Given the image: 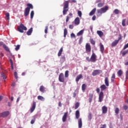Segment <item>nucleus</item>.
<instances>
[{
    "label": "nucleus",
    "mask_w": 128,
    "mask_h": 128,
    "mask_svg": "<svg viewBox=\"0 0 128 128\" xmlns=\"http://www.w3.org/2000/svg\"><path fill=\"white\" fill-rule=\"evenodd\" d=\"M122 26H126V19H124L122 20Z\"/></svg>",
    "instance_id": "4c0bfd02"
},
{
    "label": "nucleus",
    "mask_w": 128,
    "mask_h": 128,
    "mask_svg": "<svg viewBox=\"0 0 128 128\" xmlns=\"http://www.w3.org/2000/svg\"><path fill=\"white\" fill-rule=\"evenodd\" d=\"M114 12L116 14H120V10L118 9H116L114 10Z\"/></svg>",
    "instance_id": "ea45409f"
},
{
    "label": "nucleus",
    "mask_w": 128,
    "mask_h": 128,
    "mask_svg": "<svg viewBox=\"0 0 128 128\" xmlns=\"http://www.w3.org/2000/svg\"><path fill=\"white\" fill-rule=\"evenodd\" d=\"M82 78V74L78 75L76 78V82H78V80H80V78Z\"/></svg>",
    "instance_id": "4be33fe9"
},
{
    "label": "nucleus",
    "mask_w": 128,
    "mask_h": 128,
    "mask_svg": "<svg viewBox=\"0 0 128 128\" xmlns=\"http://www.w3.org/2000/svg\"><path fill=\"white\" fill-rule=\"evenodd\" d=\"M66 118H68V112L64 113V115L63 116L62 118L63 122H64L66 120Z\"/></svg>",
    "instance_id": "f8f14e48"
},
{
    "label": "nucleus",
    "mask_w": 128,
    "mask_h": 128,
    "mask_svg": "<svg viewBox=\"0 0 128 128\" xmlns=\"http://www.w3.org/2000/svg\"><path fill=\"white\" fill-rule=\"evenodd\" d=\"M71 18H72V14L70 13L68 16H66V22H68L70 20V19Z\"/></svg>",
    "instance_id": "aec40b11"
},
{
    "label": "nucleus",
    "mask_w": 128,
    "mask_h": 128,
    "mask_svg": "<svg viewBox=\"0 0 128 128\" xmlns=\"http://www.w3.org/2000/svg\"><path fill=\"white\" fill-rule=\"evenodd\" d=\"M96 16H94L92 18V20H96Z\"/></svg>",
    "instance_id": "e2e57ef3"
},
{
    "label": "nucleus",
    "mask_w": 128,
    "mask_h": 128,
    "mask_svg": "<svg viewBox=\"0 0 128 128\" xmlns=\"http://www.w3.org/2000/svg\"><path fill=\"white\" fill-rule=\"evenodd\" d=\"M3 48L6 50V52H9L10 51V48H8V47L6 46V45L4 44L3 45Z\"/></svg>",
    "instance_id": "72a5a7b5"
},
{
    "label": "nucleus",
    "mask_w": 128,
    "mask_h": 128,
    "mask_svg": "<svg viewBox=\"0 0 128 128\" xmlns=\"http://www.w3.org/2000/svg\"><path fill=\"white\" fill-rule=\"evenodd\" d=\"M70 0L64 1V7L63 9V14L64 16L66 14V12L68 11V2H70Z\"/></svg>",
    "instance_id": "f03ea898"
},
{
    "label": "nucleus",
    "mask_w": 128,
    "mask_h": 128,
    "mask_svg": "<svg viewBox=\"0 0 128 128\" xmlns=\"http://www.w3.org/2000/svg\"><path fill=\"white\" fill-rule=\"evenodd\" d=\"M100 10L102 11V12H103V14H104V12H106V10H108V6H106L104 8H101Z\"/></svg>",
    "instance_id": "6ab92c4d"
},
{
    "label": "nucleus",
    "mask_w": 128,
    "mask_h": 128,
    "mask_svg": "<svg viewBox=\"0 0 128 128\" xmlns=\"http://www.w3.org/2000/svg\"><path fill=\"white\" fill-rule=\"evenodd\" d=\"M78 16H79L80 18H82V11H80V10H78Z\"/></svg>",
    "instance_id": "e433bc0d"
},
{
    "label": "nucleus",
    "mask_w": 128,
    "mask_h": 128,
    "mask_svg": "<svg viewBox=\"0 0 128 128\" xmlns=\"http://www.w3.org/2000/svg\"><path fill=\"white\" fill-rule=\"evenodd\" d=\"M96 8H94L90 13V16H93V14H94L96 11Z\"/></svg>",
    "instance_id": "cd10ccee"
},
{
    "label": "nucleus",
    "mask_w": 128,
    "mask_h": 128,
    "mask_svg": "<svg viewBox=\"0 0 128 128\" xmlns=\"http://www.w3.org/2000/svg\"><path fill=\"white\" fill-rule=\"evenodd\" d=\"M28 28L24 26V24H20V26L18 27V30L20 32H24V30H26Z\"/></svg>",
    "instance_id": "7ed1b4c3"
},
{
    "label": "nucleus",
    "mask_w": 128,
    "mask_h": 128,
    "mask_svg": "<svg viewBox=\"0 0 128 128\" xmlns=\"http://www.w3.org/2000/svg\"><path fill=\"white\" fill-rule=\"evenodd\" d=\"M45 88L44 86H41L40 88V90L42 92H44Z\"/></svg>",
    "instance_id": "c756f323"
},
{
    "label": "nucleus",
    "mask_w": 128,
    "mask_h": 128,
    "mask_svg": "<svg viewBox=\"0 0 128 128\" xmlns=\"http://www.w3.org/2000/svg\"><path fill=\"white\" fill-rule=\"evenodd\" d=\"M48 26H46L44 30L45 34H48Z\"/></svg>",
    "instance_id": "de8ad7c7"
},
{
    "label": "nucleus",
    "mask_w": 128,
    "mask_h": 128,
    "mask_svg": "<svg viewBox=\"0 0 128 128\" xmlns=\"http://www.w3.org/2000/svg\"><path fill=\"white\" fill-rule=\"evenodd\" d=\"M86 60H88V62H91V60H90V58H89V57H86Z\"/></svg>",
    "instance_id": "0e129e2a"
},
{
    "label": "nucleus",
    "mask_w": 128,
    "mask_h": 128,
    "mask_svg": "<svg viewBox=\"0 0 128 128\" xmlns=\"http://www.w3.org/2000/svg\"><path fill=\"white\" fill-rule=\"evenodd\" d=\"M84 30H80L76 34L77 36H82L84 34Z\"/></svg>",
    "instance_id": "5701e85b"
},
{
    "label": "nucleus",
    "mask_w": 128,
    "mask_h": 128,
    "mask_svg": "<svg viewBox=\"0 0 128 128\" xmlns=\"http://www.w3.org/2000/svg\"><path fill=\"white\" fill-rule=\"evenodd\" d=\"M27 6L28 7L26 8L25 9V10L24 12V16H28V14H30V8H32V9L34 8V6L30 4H27Z\"/></svg>",
    "instance_id": "f257e3e1"
},
{
    "label": "nucleus",
    "mask_w": 128,
    "mask_h": 128,
    "mask_svg": "<svg viewBox=\"0 0 128 128\" xmlns=\"http://www.w3.org/2000/svg\"><path fill=\"white\" fill-rule=\"evenodd\" d=\"M125 66H128V61L124 62Z\"/></svg>",
    "instance_id": "774afa93"
},
{
    "label": "nucleus",
    "mask_w": 128,
    "mask_h": 128,
    "mask_svg": "<svg viewBox=\"0 0 128 128\" xmlns=\"http://www.w3.org/2000/svg\"><path fill=\"white\" fill-rule=\"evenodd\" d=\"M101 72L102 71L100 70H94L92 73V76H95L100 74Z\"/></svg>",
    "instance_id": "1a4fd4ad"
},
{
    "label": "nucleus",
    "mask_w": 128,
    "mask_h": 128,
    "mask_svg": "<svg viewBox=\"0 0 128 128\" xmlns=\"http://www.w3.org/2000/svg\"><path fill=\"white\" fill-rule=\"evenodd\" d=\"M80 22V18L78 17H77L75 18L74 20V23L76 26H78Z\"/></svg>",
    "instance_id": "9d476101"
},
{
    "label": "nucleus",
    "mask_w": 128,
    "mask_h": 128,
    "mask_svg": "<svg viewBox=\"0 0 128 128\" xmlns=\"http://www.w3.org/2000/svg\"><path fill=\"white\" fill-rule=\"evenodd\" d=\"M111 78H114H114H116V74H113Z\"/></svg>",
    "instance_id": "13d9d810"
},
{
    "label": "nucleus",
    "mask_w": 128,
    "mask_h": 128,
    "mask_svg": "<svg viewBox=\"0 0 128 128\" xmlns=\"http://www.w3.org/2000/svg\"><path fill=\"white\" fill-rule=\"evenodd\" d=\"M104 3H99L98 4V8H102V6H104Z\"/></svg>",
    "instance_id": "c03bdc74"
},
{
    "label": "nucleus",
    "mask_w": 128,
    "mask_h": 128,
    "mask_svg": "<svg viewBox=\"0 0 128 128\" xmlns=\"http://www.w3.org/2000/svg\"><path fill=\"white\" fill-rule=\"evenodd\" d=\"M102 114H106L108 112V107L103 106L102 107Z\"/></svg>",
    "instance_id": "ddd939ff"
},
{
    "label": "nucleus",
    "mask_w": 128,
    "mask_h": 128,
    "mask_svg": "<svg viewBox=\"0 0 128 128\" xmlns=\"http://www.w3.org/2000/svg\"><path fill=\"white\" fill-rule=\"evenodd\" d=\"M90 60L92 62H96V55L93 52L91 57H90Z\"/></svg>",
    "instance_id": "39448f33"
},
{
    "label": "nucleus",
    "mask_w": 128,
    "mask_h": 128,
    "mask_svg": "<svg viewBox=\"0 0 128 128\" xmlns=\"http://www.w3.org/2000/svg\"><path fill=\"white\" fill-rule=\"evenodd\" d=\"M108 86H106V85L105 84H102L100 86V90H102L101 92H104V90H106L108 88Z\"/></svg>",
    "instance_id": "2eb2a0df"
},
{
    "label": "nucleus",
    "mask_w": 128,
    "mask_h": 128,
    "mask_svg": "<svg viewBox=\"0 0 128 128\" xmlns=\"http://www.w3.org/2000/svg\"><path fill=\"white\" fill-rule=\"evenodd\" d=\"M38 100H42V102H44V98L42 96H38Z\"/></svg>",
    "instance_id": "7c9ffc66"
},
{
    "label": "nucleus",
    "mask_w": 128,
    "mask_h": 128,
    "mask_svg": "<svg viewBox=\"0 0 128 128\" xmlns=\"http://www.w3.org/2000/svg\"><path fill=\"white\" fill-rule=\"evenodd\" d=\"M86 50L87 52H90V50H92V48L90 47V44L87 43L86 45Z\"/></svg>",
    "instance_id": "6e6552de"
},
{
    "label": "nucleus",
    "mask_w": 128,
    "mask_h": 128,
    "mask_svg": "<svg viewBox=\"0 0 128 128\" xmlns=\"http://www.w3.org/2000/svg\"><path fill=\"white\" fill-rule=\"evenodd\" d=\"M118 112H120V109L118 108H115V114H118Z\"/></svg>",
    "instance_id": "c9c22d12"
},
{
    "label": "nucleus",
    "mask_w": 128,
    "mask_h": 128,
    "mask_svg": "<svg viewBox=\"0 0 128 128\" xmlns=\"http://www.w3.org/2000/svg\"><path fill=\"white\" fill-rule=\"evenodd\" d=\"M80 106V103L76 102L75 104V110H76Z\"/></svg>",
    "instance_id": "79ce46f5"
},
{
    "label": "nucleus",
    "mask_w": 128,
    "mask_h": 128,
    "mask_svg": "<svg viewBox=\"0 0 128 128\" xmlns=\"http://www.w3.org/2000/svg\"><path fill=\"white\" fill-rule=\"evenodd\" d=\"M36 102H33L32 106V108L30 109L31 113L33 112L34 110H36Z\"/></svg>",
    "instance_id": "9b49d317"
},
{
    "label": "nucleus",
    "mask_w": 128,
    "mask_h": 128,
    "mask_svg": "<svg viewBox=\"0 0 128 128\" xmlns=\"http://www.w3.org/2000/svg\"><path fill=\"white\" fill-rule=\"evenodd\" d=\"M118 44V40H115L114 42H113L112 44V46H116Z\"/></svg>",
    "instance_id": "b1692460"
},
{
    "label": "nucleus",
    "mask_w": 128,
    "mask_h": 128,
    "mask_svg": "<svg viewBox=\"0 0 128 128\" xmlns=\"http://www.w3.org/2000/svg\"><path fill=\"white\" fill-rule=\"evenodd\" d=\"M128 48V43L124 46L123 50H126Z\"/></svg>",
    "instance_id": "864d4df0"
},
{
    "label": "nucleus",
    "mask_w": 128,
    "mask_h": 128,
    "mask_svg": "<svg viewBox=\"0 0 128 128\" xmlns=\"http://www.w3.org/2000/svg\"><path fill=\"white\" fill-rule=\"evenodd\" d=\"M58 80L60 82H64V74L60 73V74Z\"/></svg>",
    "instance_id": "20e7f679"
},
{
    "label": "nucleus",
    "mask_w": 128,
    "mask_h": 128,
    "mask_svg": "<svg viewBox=\"0 0 128 128\" xmlns=\"http://www.w3.org/2000/svg\"><path fill=\"white\" fill-rule=\"evenodd\" d=\"M96 34L100 36V38H102L104 36V33L102 32V30H97Z\"/></svg>",
    "instance_id": "f3484780"
},
{
    "label": "nucleus",
    "mask_w": 128,
    "mask_h": 128,
    "mask_svg": "<svg viewBox=\"0 0 128 128\" xmlns=\"http://www.w3.org/2000/svg\"><path fill=\"white\" fill-rule=\"evenodd\" d=\"M92 96L94 95L92 94H90L89 95V102H92Z\"/></svg>",
    "instance_id": "c85d7f7f"
},
{
    "label": "nucleus",
    "mask_w": 128,
    "mask_h": 128,
    "mask_svg": "<svg viewBox=\"0 0 128 128\" xmlns=\"http://www.w3.org/2000/svg\"><path fill=\"white\" fill-rule=\"evenodd\" d=\"M2 76L4 80H6V76H4V74H2Z\"/></svg>",
    "instance_id": "8fccbe9b"
},
{
    "label": "nucleus",
    "mask_w": 128,
    "mask_h": 128,
    "mask_svg": "<svg viewBox=\"0 0 128 128\" xmlns=\"http://www.w3.org/2000/svg\"><path fill=\"white\" fill-rule=\"evenodd\" d=\"M69 28L72 30V28H74V25H69Z\"/></svg>",
    "instance_id": "680f3d73"
},
{
    "label": "nucleus",
    "mask_w": 128,
    "mask_h": 128,
    "mask_svg": "<svg viewBox=\"0 0 128 128\" xmlns=\"http://www.w3.org/2000/svg\"><path fill=\"white\" fill-rule=\"evenodd\" d=\"M70 36H71V38H76V35L72 33L70 34Z\"/></svg>",
    "instance_id": "5fc2aeb1"
},
{
    "label": "nucleus",
    "mask_w": 128,
    "mask_h": 128,
    "mask_svg": "<svg viewBox=\"0 0 128 128\" xmlns=\"http://www.w3.org/2000/svg\"><path fill=\"white\" fill-rule=\"evenodd\" d=\"M97 16H102V14H104L102 11L101 9L97 10Z\"/></svg>",
    "instance_id": "412c9836"
},
{
    "label": "nucleus",
    "mask_w": 128,
    "mask_h": 128,
    "mask_svg": "<svg viewBox=\"0 0 128 128\" xmlns=\"http://www.w3.org/2000/svg\"><path fill=\"white\" fill-rule=\"evenodd\" d=\"M90 42H91V44H96V42H94V40H91Z\"/></svg>",
    "instance_id": "4d7b16f0"
},
{
    "label": "nucleus",
    "mask_w": 128,
    "mask_h": 128,
    "mask_svg": "<svg viewBox=\"0 0 128 128\" xmlns=\"http://www.w3.org/2000/svg\"><path fill=\"white\" fill-rule=\"evenodd\" d=\"M14 76L16 78H18V73H16V72H14Z\"/></svg>",
    "instance_id": "6e6d98bb"
},
{
    "label": "nucleus",
    "mask_w": 128,
    "mask_h": 128,
    "mask_svg": "<svg viewBox=\"0 0 128 128\" xmlns=\"http://www.w3.org/2000/svg\"><path fill=\"white\" fill-rule=\"evenodd\" d=\"M67 34H68V30H66V28H64V38H66Z\"/></svg>",
    "instance_id": "f704fd0d"
},
{
    "label": "nucleus",
    "mask_w": 128,
    "mask_h": 128,
    "mask_svg": "<svg viewBox=\"0 0 128 128\" xmlns=\"http://www.w3.org/2000/svg\"><path fill=\"white\" fill-rule=\"evenodd\" d=\"M82 92H84L86 90V84H83L82 85Z\"/></svg>",
    "instance_id": "473e14b6"
},
{
    "label": "nucleus",
    "mask_w": 128,
    "mask_h": 128,
    "mask_svg": "<svg viewBox=\"0 0 128 128\" xmlns=\"http://www.w3.org/2000/svg\"><path fill=\"white\" fill-rule=\"evenodd\" d=\"M123 108H124V110H128V107L127 106H123Z\"/></svg>",
    "instance_id": "052dcab7"
},
{
    "label": "nucleus",
    "mask_w": 128,
    "mask_h": 128,
    "mask_svg": "<svg viewBox=\"0 0 128 128\" xmlns=\"http://www.w3.org/2000/svg\"><path fill=\"white\" fill-rule=\"evenodd\" d=\"M88 118L89 120H92V114H89L88 116Z\"/></svg>",
    "instance_id": "3c124183"
},
{
    "label": "nucleus",
    "mask_w": 128,
    "mask_h": 128,
    "mask_svg": "<svg viewBox=\"0 0 128 128\" xmlns=\"http://www.w3.org/2000/svg\"><path fill=\"white\" fill-rule=\"evenodd\" d=\"M34 10L30 12V18H34Z\"/></svg>",
    "instance_id": "58836bf2"
},
{
    "label": "nucleus",
    "mask_w": 128,
    "mask_h": 128,
    "mask_svg": "<svg viewBox=\"0 0 128 128\" xmlns=\"http://www.w3.org/2000/svg\"><path fill=\"white\" fill-rule=\"evenodd\" d=\"M20 45L16 46V48H15L16 50H20Z\"/></svg>",
    "instance_id": "09e8293b"
},
{
    "label": "nucleus",
    "mask_w": 128,
    "mask_h": 128,
    "mask_svg": "<svg viewBox=\"0 0 128 128\" xmlns=\"http://www.w3.org/2000/svg\"><path fill=\"white\" fill-rule=\"evenodd\" d=\"M10 115V112L8 111L4 112L0 114V118H6L8 116Z\"/></svg>",
    "instance_id": "423d86ee"
},
{
    "label": "nucleus",
    "mask_w": 128,
    "mask_h": 128,
    "mask_svg": "<svg viewBox=\"0 0 128 128\" xmlns=\"http://www.w3.org/2000/svg\"><path fill=\"white\" fill-rule=\"evenodd\" d=\"M118 76H122V70H120L118 72Z\"/></svg>",
    "instance_id": "2f4dec72"
},
{
    "label": "nucleus",
    "mask_w": 128,
    "mask_h": 128,
    "mask_svg": "<svg viewBox=\"0 0 128 128\" xmlns=\"http://www.w3.org/2000/svg\"><path fill=\"white\" fill-rule=\"evenodd\" d=\"M100 88H97L96 90V92H98H98H100Z\"/></svg>",
    "instance_id": "338daca9"
},
{
    "label": "nucleus",
    "mask_w": 128,
    "mask_h": 128,
    "mask_svg": "<svg viewBox=\"0 0 128 128\" xmlns=\"http://www.w3.org/2000/svg\"><path fill=\"white\" fill-rule=\"evenodd\" d=\"M98 100L100 102H102L104 100V92L102 91H101L99 94Z\"/></svg>",
    "instance_id": "0eeeda50"
},
{
    "label": "nucleus",
    "mask_w": 128,
    "mask_h": 128,
    "mask_svg": "<svg viewBox=\"0 0 128 128\" xmlns=\"http://www.w3.org/2000/svg\"><path fill=\"white\" fill-rule=\"evenodd\" d=\"M82 36H81L79 40V44H82Z\"/></svg>",
    "instance_id": "49530a36"
},
{
    "label": "nucleus",
    "mask_w": 128,
    "mask_h": 128,
    "mask_svg": "<svg viewBox=\"0 0 128 128\" xmlns=\"http://www.w3.org/2000/svg\"><path fill=\"white\" fill-rule=\"evenodd\" d=\"M63 50H64V48H62V47L58 52V56H62V54Z\"/></svg>",
    "instance_id": "393cba45"
},
{
    "label": "nucleus",
    "mask_w": 128,
    "mask_h": 128,
    "mask_svg": "<svg viewBox=\"0 0 128 128\" xmlns=\"http://www.w3.org/2000/svg\"><path fill=\"white\" fill-rule=\"evenodd\" d=\"M10 62L12 70H14V64H12V60H10Z\"/></svg>",
    "instance_id": "603ef678"
},
{
    "label": "nucleus",
    "mask_w": 128,
    "mask_h": 128,
    "mask_svg": "<svg viewBox=\"0 0 128 128\" xmlns=\"http://www.w3.org/2000/svg\"><path fill=\"white\" fill-rule=\"evenodd\" d=\"M32 32V28H31L26 32L27 36H30Z\"/></svg>",
    "instance_id": "a878e982"
},
{
    "label": "nucleus",
    "mask_w": 128,
    "mask_h": 128,
    "mask_svg": "<svg viewBox=\"0 0 128 128\" xmlns=\"http://www.w3.org/2000/svg\"><path fill=\"white\" fill-rule=\"evenodd\" d=\"M75 116H76V118H80V111L77 110L76 112L75 113Z\"/></svg>",
    "instance_id": "bb28decb"
},
{
    "label": "nucleus",
    "mask_w": 128,
    "mask_h": 128,
    "mask_svg": "<svg viewBox=\"0 0 128 128\" xmlns=\"http://www.w3.org/2000/svg\"><path fill=\"white\" fill-rule=\"evenodd\" d=\"M65 78H68V70H66L65 72Z\"/></svg>",
    "instance_id": "37998d69"
},
{
    "label": "nucleus",
    "mask_w": 128,
    "mask_h": 128,
    "mask_svg": "<svg viewBox=\"0 0 128 128\" xmlns=\"http://www.w3.org/2000/svg\"><path fill=\"white\" fill-rule=\"evenodd\" d=\"M128 50H125L122 52V54L123 56H126V54H128Z\"/></svg>",
    "instance_id": "a18cd8bd"
},
{
    "label": "nucleus",
    "mask_w": 128,
    "mask_h": 128,
    "mask_svg": "<svg viewBox=\"0 0 128 128\" xmlns=\"http://www.w3.org/2000/svg\"><path fill=\"white\" fill-rule=\"evenodd\" d=\"M61 60L62 62H64V60H66V57H64V56H62Z\"/></svg>",
    "instance_id": "bf43d9fd"
},
{
    "label": "nucleus",
    "mask_w": 128,
    "mask_h": 128,
    "mask_svg": "<svg viewBox=\"0 0 128 128\" xmlns=\"http://www.w3.org/2000/svg\"><path fill=\"white\" fill-rule=\"evenodd\" d=\"M104 84L106 86H110V82L108 81V78L106 77L104 79Z\"/></svg>",
    "instance_id": "4468645a"
},
{
    "label": "nucleus",
    "mask_w": 128,
    "mask_h": 128,
    "mask_svg": "<svg viewBox=\"0 0 128 128\" xmlns=\"http://www.w3.org/2000/svg\"><path fill=\"white\" fill-rule=\"evenodd\" d=\"M35 120H31V122H31V124H34Z\"/></svg>",
    "instance_id": "69168bd1"
},
{
    "label": "nucleus",
    "mask_w": 128,
    "mask_h": 128,
    "mask_svg": "<svg viewBox=\"0 0 128 128\" xmlns=\"http://www.w3.org/2000/svg\"><path fill=\"white\" fill-rule=\"evenodd\" d=\"M6 16L7 18V20H10V14L9 13H6Z\"/></svg>",
    "instance_id": "a19ab883"
},
{
    "label": "nucleus",
    "mask_w": 128,
    "mask_h": 128,
    "mask_svg": "<svg viewBox=\"0 0 128 128\" xmlns=\"http://www.w3.org/2000/svg\"><path fill=\"white\" fill-rule=\"evenodd\" d=\"M100 50L102 54H104V47L102 43H100Z\"/></svg>",
    "instance_id": "dca6fc26"
},
{
    "label": "nucleus",
    "mask_w": 128,
    "mask_h": 128,
    "mask_svg": "<svg viewBox=\"0 0 128 128\" xmlns=\"http://www.w3.org/2000/svg\"><path fill=\"white\" fill-rule=\"evenodd\" d=\"M78 128H82V118H80L78 120Z\"/></svg>",
    "instance_id": "a211bd4d"
}]
</instances>
